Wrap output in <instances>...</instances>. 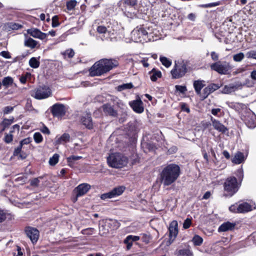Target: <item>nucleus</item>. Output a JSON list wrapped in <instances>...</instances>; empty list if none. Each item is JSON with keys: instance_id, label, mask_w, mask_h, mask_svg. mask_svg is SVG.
Returning <instances> with one entry per match:
<instances>
[{"instance_id": "36", "label": "nucleus", "mask_w": 256, "mask_h": 256, "mask_svg": "<svg viewBox=\"0 0 256 256\" xmlns=\"http://www.w3.org/2000/svg\"><path fill=\"white\" fill-rule=\"evenodd\" d=\"M179 256H193L192 252L188 248H184L178 251Z\"/></svg>"}, {"instance_id": "60", "label": "nucleus", "mask_w": 256, "mask_h": 256, "mask_svg": "<svg viewBox=\"0 0 256 256\" xmlns=\"http://www.w3.org/2000/svg\"><path fill=\"white\" fill-rule=\"evenodd\" d=\"M30 185L32 186H38L40 183L38 178H34L30 180Z\"/></svg>"}, {"instance_id": "14", "label": "nucleus", "mask_w": 256, "mask_h": 256, "mask_svg": "<svg viewBox=\"0 0 256 256\" xmlns=\"http://www.w3.org/2000/svg\"><path fill=\"white\" fill-rule=\"evenodd\" d=\"M100 62L104 66V68L106 72H108L114 68L117 67L118 66V62L116 59H107L103 58L100 60Z\"/></svg>"}, {"instance_id": "16", "label": "nucleus", "mask_w": 256, "mask_h": 256, "mask_svg": "<svg viewBox=\"0 0 256 256\" xmlns=\"http://www.w3.org/2000/svg\"><path fill=\"white\" fill-rule=\"evenodd\" d=\"M90 186L88 184L84 183L79 184L74 190V192L76 194V198L74 202L77 200L78 197L81 196L86 194L90 189Z\"/></svg>"}, {"instance_id": "7", "label": "nucleus", "mask_w": 256, "mask_h": 256, "mask_svg": "<svg viewBox=\"0 0 256 256\" xmlns=\"http://www.w3.org/2000/svg\"><path fill=\"white\" fill-rule=\"evenodd\" d=\"M212 70L220 74H229L233 66L226 61H218L210 66Z\"/></svg>"}, {"instance_id": "45", "label": "nucleus", "mask_w": 256, "mask_h": 256, "mask_svg": "<svg viewBox=\"0 0 256 256\" xmlns=\"http://www.w3.org/2000/svg\"><path fill=\"white\" fill-rule=\"evenodd\" d=\"M62 54L65 57L68 56V58H72L74 56V52L72 49L70 48L65 50Z\"/></svg>"}, {"instance_id": "32", "label": "nucleus", "mask_w": 256, "mask_h": 256, "mask_svg": "<svg viewBox=\"0 0 256 256\" xmlns=\"http://www.w3.org/2000/svg\"><path fill=\"white\" fill-rule=\"evenodd\" d=\"M125 190V187L123 186H119L114 188L111 190V192L112 194L113 198L119 196L122 194Z\"/></svg>"}, {"instance_id": "8", "label": "nucleus", "mask_w": 256, "mask_h": 256, "mask_svg": "<svg viewBox=\"0 0 256 256\" xmlns=\"http://www.w3.org/2000/svg\"><path fill=\"white\" fill-rule=\"evenodd\" d=\"M241 119L248 128L256 127V116L250 108H246L242 112Z\"/></svg>"}, {"instance_id": "31", "label": "nucleus", "mask_w": 256, "mask_h": 256, "mask_svg": "<svg viewBox=\"0 0 256 256\" xmlns=\"http://www.w3.org/2000/svg\"><path fill=\"white\" fill-rule=\"evenodd\" d=\"M38 44V42L31 38H26L24 40V44L26 46L32 49L35 48Z\"/></svg>"}, {"instance_id": "5", "label": "nucleus", "mask_w": 256, "mask_h": 256, "mask_svg": "<svg viewBox=\"0 0 256 256\" xmlns=\"http://www.w3.org/2000/svg\"><path fill=\"white\" fill-rule=\"evenodd\" d=\"M240 186V184L238 183L237 178L234 176L228 178L224 184V196L226 197H232L238 191Z\"/></svg>"}, {"instance_id": "11", "label": "nucleus", "mask_w": 256, "mask_h": 256, "mask_svg": "<svg viewBox=\"0 0 256 256\" xmlns=\"http://www.w3.org/2000/svg\"><path fill=\"white\" fill-rule=\"evenodd\" d=\"M50 111L54 117L62 118L66 113V106L62 104L56 103L50 108Z\"/></svg>"}, {"instance_id": "26", "label": "nucleus", "mask_w": 256, "mask_h": 256, "mask_svg": "<svg viewBox=\"0 0 256 256\" xmlns=\"http://www.w3.org/2000/svg\"><path fill=\"white\" fill-rule=\"evenodd\" d=\"M193 86L196 94L200 96L202 93L201 90L205 86L204 81L202 80H194Z\"/></svg>"}, {"instance_id": "29", "label": "nucleus", "mask_w": 256, "mask_h": 256, "mask_svg": "<svg viewBox=\"0 0 256 256\" xmlns=\"http://www.w3.org/2000/svg\"><path fill=\"white\" fill-rule=\"evenodd\" d=\"M14 122V118L11 117L10 118H4L0 125L2 127L1 132L4 131L6 128H8Z\"/></svg>"}, {"instance_id": "30", "label": "nucleus", "mask_w": 256, "mask_h": 256, "mask_svg": "<svg viewBox=\"0 0 256 256\" xmlns=\"http://www.w3.org/2000/svg\"><path fill=\"white\" fill-rule=\"evenodd\" d=\"M244 160V154L241 152H238L236 154L232 160V162L236 164H240Z\"/></svg>"}, {"instance_id": "10", "label": "nucleus", "mask_w": 256, "mask_h": 256, "mask_svg": "<svg viewBox=\"0 0 256 256\" xmlns=\"http://www.w3.org/2000/svg\"><path fill=\"white\" fill-rule=\"evenodd\" d=\"M52 94L50 88L47 86H40L36 88L32 96L37 100L48 98Z\"/></svg>"}, {"instance_id": "27", "label": "nucleus", "mask_w": 256, "mask_h": 256, "mask_svg": "<svg viewBox=\"0 0 256 256\" xmlns=\"http://www.w3.org/2000/svg\"><path fill=\"white\" fill-rule=\"evenodd\" d=\"M103 110L106 114L110 116H116L117 115V112L110 104H105L102 106Z\"/></svg>"}, {"instance_id": "6", "label": "nucleus", "mask_w": 256, "mask_h": 256, "mask_svg": "<svg viewBox=\"0 0 256 256\" xmlns=\"http://www.w3.org/2000/svg\"><path fill=\"white\" fill-rule=\"evenodd\" d=\"M108 166L114 168H122L126 165L128 158L120 153L112 154L107 158Z\"/></svg>"}, {"instance_id": "15", "label": "nucleus", "mask_w": 256, "mask_h": 256, "mask_svg": "<svg viewBox=\"0 0 256 256\" xmlns=\"http://www.w3.org/2000/svg\"><path fill=\"white\" fill-rule=\"evenodd\" d=\"M24 232L33 244H36L38 242L40 232L36 228L30 226L26 227L25 228Z\"/></svg>"}, {"instance_id": "17", "label": "nucleus", "mask_w": 256, "mask_h": 256, "mask_svg": "<svg viewBox=\"0 0 256 256\" xmlns=\"http://www.w3.org/2000/svg\"><path fill=\"white\" fill-rule=\"evenodd\" d=\"M253 209H256V205L255 202L252 201H251L250 203L244 202L238 205V210L240 213H246L252 210Z\"/></svg>"}, {"instance_id": "2", "label": "nucleus", "mask_w": 256, "mask_h": 256, "mask_svg": "<svg viewBox=\"0 0 256 256\" xmlns=\"http://www.w3.org/2000/svg\"><path fill=\"white\" fill-rule=\"evenodd\" d=\"M132 38L136 42H147L154 41L153 34L150 31V28L144 27V25L136 26L132 32Z\"/></svg>"}, {"instance_id": "46", "label": "nucleus", "mask_w": 256, "mask_h": 256, "mask_svg": "<svg viewBox=\"0 0 256 256\" xmlns=\"http://www.w3.org/2000/svg\"><path fill=\"white\" fill-rule=\"evenodd\" d=\"M124 243L126 244V249L128 250H129L131 248L133 241L132 240V238H128V236L124 240Z\"/></svg>"}, {"instance_id": "63", "label": "nucleus", "mask_w": 256, "mask_h": 256, "mask_svg": "<svg viewBox=\"0 0 256 256\" xmlns=\"http://www.w3.org/2000/svg\"><path fill=\"white\" fill-rule=\"evenodd\" d=\"M0 56L6 58H11L10 54L8 51H2L0 52Z\"/></svg>"}, {"instance_id": "12", "label": "nucleus", "mask_w": 256, "mask_h": 256, "mask_svg": "<svg viewBox=\"0 0 256 256\" xmlns=\"http://www.w3.org/2000/svg\"><path fill=\"white\" fill-rule=\"evenodd\" d=\"M89 71L92 76H100L106 73L100 60L95 62Z\"/></svg>"}, {"instance_id": "43", "label": "nucleus", "mask_w": 256, "mask_h": 256, "mask_svg": "<svg viewBox=\"0 0 256 256\" xmlns=\"http://www.w3.org/2000/svg\"><path fill=\"white\" fill-rule=\"evenodd\" d=\"M244 58V54L243 52H239L233 56V60L236 62H240Z\"/></svg>"}, {"instance_id": "51", "label": "nucleus", "mask_w": 256, "mask_h": 256, "mask_svg": "<svg viewBox=\"0 0 256 256\" xmlns=\"http://www.w3.org/2000/svg\"><path fill=\"white\" fill-rule=\"evenodd\" d=\"M94 228H87L82 230V233L83 234L91 235L93 234Z\"/></svg>"}, {"instance_id": "20", "label": "nucleus", "mask_w": 256, "mask_h": 256, "mask_svg": "<svg viewBox=\"0 0 256 256\" xmlns=\"http://www.w3.org/2000/svg\"><path fill=\"white\" fill-rule=\"evenodd\" d=\"M82 124L84 125L88 129H92L93 128V122L91 114L89 113L84 114L80 119Z\"/></svg>"}, {"instance_id": "53", "label": "nucleus", "mask_w": 256, "mask_h": 256, "mask_svg": "<svg viewBox=\"0 0 256 256\" xmlns=\"http://www.w3.org/2000/svg\"><path fill=\"white\" fill-rule=\"evenodd\" d=\"M100 198L102 200H106L108 198H113L112 194V192H111V191H110L107 193L102 194L100 196Z\"/></svg>"}, {"instance_id": "62", "label": "nucleus", "mask_w": 256, "mask_h": 256, "mask_svg": "<svg viewBox=\"0 0 256 256\" xmlns=\"http://www.w3.org/2000/svg\"><path fill=\"white\" fill-rule=\"evenodd\" d=\"M210 56H211L212 59L213 60L216 61V62L218 61V58H219L218 54H216V52H211Z\"/></svg>"}, {"instance_id": "47", "label": "nucleus", "mask_w": 256, "mask_h": 256, "mask_svg": "<svg viewBox=\"0 0 256 256\" xmlns=\"http://www.w3.org/2000/svg\"><path fill=\"white\" fill-rule=\"evenodd\" d=\"M221 4L220 2H214L208 3L206 4H204L202 6V8H212L218 6Z\"/></svg>"}, {"instance_id": "52", "label": "nucleus", "mask_w": 256, "mask_h": 256, "mask_svg": "<svg viewBox=\"0 0 256 256\" xmlns=\"http://www.w3.org/2000/svg\"><path fill=\"white\" fill-rule=\"evenodd\" d=\"M14 106H7L3 108L2 112L4 114H8L12 112L14 110Z\"/></svg>"}, {"instance_id": "33", "label": "nucleus", "mask_w": 256, "mask_h": 256, "mask_svg": "<svg viewBox=\"0 0 256 256\" xmlns=\"http://www.w3.org/2000/svg\"><path fill=\"white\" fill-rule=\"evenodd\" d=\"M82 158L80 156H71L68 158H67V162L68 165L70 167H74L75 164V162L78 160Z\"/></svg>"}, {"instance_id": "41", "label": "nucleus", "mask_w": 256, "mask_h": 256, "mask_svg": "<svg viewBox=\"0 0 256 256\" xmlns=\"http://www.w3.org/2000/svg\"><path fill=\"white\" fill-rule=\"evenodd\" d=\"M192 242L194 246H200L203 242V239L198 235H195L192 239Z\"/></svg>"}, {"instance_id": "39", "label": "nucleus", "mask_w": 256, "mask_h": 256, "mask_svg": "<svg viewBox=\"0 0 256 256\" xmlns=\"http://www.w3.org/2000/svg\"><path fill=\"white\" fill-rule=\"evenodd\" d=\"M134 86L132 82L124 84L118 86V90L122 91L125 90L131 89Z\"/></svg>"}, {"instance_id": "54", "label": "nucleus", "mask_w": 256, "mask_h": 256, "mask_svg": "<svg viewBox=\"0 0 256 256\" xmlns=\"http://www.w3.org/2000/svg\"><path fill=\"white\" fill-rule=\"evenodd\" d=\"M192 224V220L190 218H187L183 223V228L184 229L188 228Z\"/></svg>"}, {"instance_id": "64", "label": "nucleus", "mask_w": 256, "mask_h": 256, "mask_svg": "<svg viewBox=\"0 0 256 256\" xmlns=\"http://www.w3.org/2000/svg\"><path fill=\"white\" fill-rule=\"evenodd\" d=\"M146 147L150 151H153L156 149V145L154 144L151 142L148 143L146 144Z\"/></svg>"}, {"instance_id": "56", "label": "nucleus", "mask_w": 256, "mask_h": 256, "mask_svg": "<svg viewBox=\"0 0 256 256\" xmlns=\"http://www.w3.org/2000/svg\"><path fill=\"white\" fill-rule=\"evenodd\" d=\"M12 140H13V136L11 134H6L5 135L4 140L6 143L9 144V143L11 142L12 141Z\"/></svg>"}, {"instance_id": "50", "label": "nucleus", "mask_w": 256, "mask_h": 256, "mask_svg": "<svg viewBox=\"0 0 256 256\" xmlns=\"http://www.w3.org/2000/svg\"><path fill=\"white\" fill-rule=\"evenodd\" d=\"M52 25L53 28H56L60 25L58 18L57 16H54L52 18Z\"/></svg>"}, {"instance_id": "48", "label": "nucleus", "mask_w": 256, "mask_h": 256, "mask_svg": "<svg viewBox=\"0 0 256 256\" xmlns=\"http://www.w3.org/2000/svg\"><path fill=\"white\" fill-rule=\"evenodd\" d=\"M246 56L248 58H253L256 60V50H252L246 53Z\"/></svg>"}, {"instance_id": "13", "label": "nucleus", "mask_w": 256, "mask_h": 256, "mask_svg": "<svg viewBox=\"0 0 256 256\" xmlns=\"http://www.w3.org/2000/svg\"><path fill=\"white\" fill-rule=\"evenodd\" d=\"M169 240L168 243L171 244L176 238L178 232V224L176 220H172L170 224L168 227Z\"/></svg>"}, {"instance_id": "18", "label": "nucleus", "mask_w": 256, "mask_h": 256, "mask_svg": "<svg viewBox=\"0 0 256 256\" xmlns=\"http://www.w3.org/2000/svg\"><path fill=\"white\" fill-rule=\"evenodd\" d=\"M129 104L133 110L136 113L141 114L144 110V108L142 106V102L140 99H137L130 102Z\"/></svg>"}, {"instance_id": "55", "label": "nucleus", "mask_w": 256, "mask_h": 256, "mask_svg": "<svg viewBox=\"0 0 256 256\" xmlns=\"http://www.w3.org/2000/svg\"><path fill=\"white\" fill-rule=\"evenodd\" d=\"M8 214L4 212L3 210H0V223L4 222Z\"/></svg>"}, {"instance_id": "59", "label": "nucleus", "mask_w": 256, "mask_h": 256, "mask_svg": "<svg viewBox=\"0 0 256 256\" xmlns=\"http://www.w3.org/2000/svg\"><path fill=\"white\" fill-rule=\"evenodd\" d=\"M234 86H231L230 85L229 86H225L224 90L225 93H229L232 91H234Z\"/></svg>"}, {"instance_id": "35", "label": "nucleus", "mask_w": 256, "mask_h": 256, "mask_svg": "<svg viewBox=\"0 0 256 256\" xmlns=\"http://www.w3.org/2000/svg\"><path fill=\"white\" fill-rule=\"evenodd\" d=\"M13 82L14 80L12 77L6 76L3 78L2 82V84L7 88L10 86L12 85Z\"/></svg>"}, {"instance_id": "19", "label": "nucleus", "mask_w": 256, "mask_h": 256, "mask_svg": "<svg viewBox=\"0 0 256 256\" xmlns=\"http://www.w3.org/2000/svg\"><path fill=\"white\" fill-rule=\"evenodd\" d=\"M219 86L214 84H211L206 87L202 90L200 97L206 99L211 93L218 89Z\"/></svg>"}, {"instance_id": "40", "label": "nucleus", "mask_w": 256, "mask_h": 256, "mask_svg": "<svg viewBox=\"0 0 256 256\" xmlns=\"http://www.w3.org/2000/svg\"><path fill=\"white\" fill-rule=\"evenodd\" d=\"M160 60L162 65L165 66L166 68L170 67L172 64V62L165 56H160Z\"/></svg>"}, {"instance_id": "37", "label": "nucleus", "mask_w": 256, "mask_h": 256, "mask_svg": "<svg viewBox=\"0 0 256 256\" xmlns=\"http://www.w3.org/2000/svg\"><path fill=\"white\" fill-rule=\"evenodd\" d=\"M29 64L31 68H36L40 66V62L36 58L33 57L29 60Z\"/></svg>"}, {"instance_id": "24", "label": "nucleus", "mask_w": 256, "mask_h": 256, "mask_svg": "<svg viewBox=\"0 0 256 256\" xmlns=\"http://www.w3.org/2000/svg\"><path fill=\"white\" fill-rule=\"evenodd\" d=\"M236 226L235 223L227 222L222 224L218 228V232H224L228 230H232L234 229Z\"/></svg>"}, {"instance_id": "38", "label": "nucleus", "mask_w": 256, "mask_h": 256, "mask_svg": "<svg viewBox=\"0 0 256 256\" xmlns=\"http://www.w3.org/2000/svg\"><path fill=\"white\" fill-rule=\"evenodd\" d=\"M77 2L76 0H70L66 2V8L68 10H74L77 4Z\"/></svg>"}, {"instance_id": "23", "label": "nucleus", "mask_w": 256, "mask_h": 256, "mask_svg": "<svg viewBox=\"0 0 256 256\" xmlns=\"http://www.w3.org/2000/svg\"><path fill=\"white\" fill-rule=\"evenodd\" d=\"M211 120L212 122V125L215 130L222 133H225L228 130V128L224 124L220 123V121L213 118L212 117L211 118Z\"/></svg>"}, {"instance_id": "28", "label": "nucleus", "mask_w": 256, "mask_h": 256, "mask_svg": "<svg viewBox=\"0 0 256 256\" xmlns=\"http://www.w3.org/2000/svg\"><path fill=\"white\" fill-rule=\"evenodd\" d=\"M150 80L152 82H156L158 78H160L162 76L160 70L156 68H153L149 72Z\"/></svg>"}, {"instance_id": "25", "label": "nucleus", "mask_w": 256, "mask_h": 256, "mask_svg": "<svg viewBox=\"0 0 256 256\" xmlns=\"http://www.w3.org/2000/svg\"><path fill=\"white\" fill-rule=\"evenodd\" d=\"M70 136L68 133H64L61 136H57L56 138L55 144L58 145L60 144H64L70 141Z\"/></svg>"}, {"instance_id": "4", "label": "nucleus", "mask_w": 256, "mask_h": 256, "mask_svg": "<svg viewBox=\"0 0 256 256\" xmlns=\"http://www.w3.org/2000/svg\"><path fill=\"white\" fill-rule=\"evenodd\" d=\"M138 0H120L118 3V7L128 18H134L136 16V10L134 6L137 4Z\"/></svg>"}, {"instance_id": "58", "label": "nucleus", "mask_w": 256, "mask_h": 256, "mask_svg": "<svg viewBox=\"0 0 256 256\" xmlns=\"http://www.w3.org/2000/svg\"><path fill=\"white\" fill-rule=\"evenodd\" d=\"M229 210L234 213H240L238 210V206H237L236 204H232L230 206Z\"/></svg>"}, {"instance_id": "61", "label": "nucleus", "mask_w": 256, "mask_h": 256, "mask_svg": "<svg viewBox=\"0 0 256 256\" xmlns=\"http://www.w3.org/2000/svg\"><path fill=\"white\" fill-rule=\"evenodd\" d=\"M142 240L143 242H144L146 244H148L150 240V236L146 234H142Z\"/></svg>"}, {"instance_id": "42", "label": "nucleus", "mask_w": 256, "mask_h": 256, "mask_svg": "<svg viewBox=\"0 0 256 256\" xmlns=\"http://www.w3.org/2000/svg\"><path fill=\"white\" fill-rule=\"evenodd\" d=\"M59 155L55 154L49 160V164L50 166H55L58 162Z\"/></svg>"}, {"instance_id": "1", "label": "nucleus", "mask_w": 256, "mask_h": 256, "mask_svg": "<svg viewBox=\"0 0 256 256\" xmlns=\"http://www.w3.org/2000/svg\"><path fill=\"white\" fill-rule=\"evenodd\" d=\"M180 174V166L175 164H170L165 166L160 172V182L164 186H168L178 178Z\"/></svg>"}, {"instance_id": "44", "label": "nucleus", "mask_w": 256, "mask_h": 256, "mask_svg": "<svg viewBox=\"0 0 256 256\" xmlns=\"http://www.w3.org/2000/svg\"><path fill=\"white\" fill-rule=\"evenodd\" d=\"M34 139L35 141V142L37 144H39L41 142L43 138L42 136V134L40 132H35L34 134Z\"/></svg>"}, {"instance_id": "3", "label": "nucleus", "mask_w": 256, "mask_h": 256, "mask_svg": "<svg viewBox=\"0 0 256 256\" xmlns=\"http://www.w3.org/2000/svg\"><path fill=\"white\" fill-rule=\"evenodd\" d=\"M96 31L100 35L102 40L112 41L116 38V34L117 31V24L112 21L107 22L105 24L98 26Z\"/></svg>"}, {"instance_id": "22", "label": "nucleus", "mask_w": 256, "mask_h": 256, "mask_svg": "<svg viewBox=\"0 0 256 256\" xmlns=\"http://www.w3.org/2000/svg\"><path fill=\"white\" fill-rule=\"evenodd\" d=\"M226 105L230 108L242 114V112L244 111V109L248 108L247 106L242 103L227 102Z\"/></svg>"}, {"instance_id": "49", "label": "nucleus", "mask_w": 256, "mask_h": 256, "mask_svg": "<svg viewBox=\"0 0 256 256\" xmlns=\"http://www.w3.org/2000/svg\"><path fill=\"white\" fill-rule=\"evenodd\" d=\"M236 176L238 178V180L240 181V183L241 184V182L242 181L244 178V172L242 168H239L236 171Z\"/></svg>"}, {"instance_id": "9", "label": "nucleus", "mask_w": 256, "mask_h": 256, "mask_svg": "<svg viewBox=\"0 0 256 256\" xmlns=\"http://www.w3.org/2000/svg\"><path fill=\"white\" fill-rule=\"evenodd\" d=\"M187 72V66L184 62L175 64L174 68L171 70L172 78H180L185 75Z\"/></svg>"}, {"instance_id": "34", "label": "nucleus", "mask_w": 256, "mask_h": 256, "mask_svg": "<svg viewBox=\"0 0 256 256\" xmlns=\"http://www.w3.org/2000/svg\"><path fill=\"white\" fill-rule=\"evenodd\" d=\"M22 27V24L13 22H8L6 24V28L8 30H17L20 29Z\"/></svg>"}, {"instance_id": "57", "label": "nucleus", "mask_w": 256, "mask_h": 256, "mask_svg": "<svg viewBox=\"0 0 256 256\" xmlns=\"http://www.w3.org/2000/svg\"><path fill=\"white\" fill-rule=\"evenodd\" d=\"M176 89L177 91L182 94L184 93L187 90L186 86L179 85L176 86Z\"/></svg>"}, {"instance_id": "21", "label": "nucleus", "mask_w": 256, "mask_h": 256, "mask_svg": "<svg viewBox=\"0 0 256 256\" xmlns=\"http://www.w3.org/2000/svg\"><path fill=\"white\" fill-rule=\"evenodd\" d=\"M28 34L34 38L44 40L46 38V34L44 33L37 28H30L27 30Z\"/></svg>"}]
</instances>
